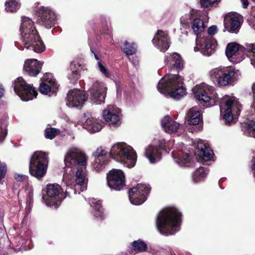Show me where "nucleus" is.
Instances as JSON below:
<instances>
[{"label":"nucleus","mask_w":255,"mask_h":255,"mask_svg":"<svg viewBox=\"0 0 255 255\" xmlns=\"http://www.w3.org/2000/svg\"><path fill=\"white\" fill-rule=\"evenodd\" d=\"M241 1L242 2L243 7L244 8H247V7L248 6V5H249L248 0H241Z\"/></svg>","instance_id":"obj_51"},{"label":"nucleus","mask_w":255,"mask_h":255,"mask_svg":"<svg viewBox=\"0 0 255 255\" xmlns=\"http://www.w3.org/2000/svg\"><path fill=\"white\" fill-rule=\"evenodd\" d=\"M252 170L254 176L255 178V161L252 165Z\"/></svg>","instance_id":"obj_53"},{"label":"nucleus","mask_w":255,"mask_h":255,"mask_svg":"<svg viewBox=\"0 0 255 255\" xmlns=\"http://www.w3.org/2000/svg\"><path fill=\"white\" fill-rule=\"evenodd\" d=\"M102 114L104 119L111 127H118L121 125L123 115L121 109L115 105H108Z\"/></svg>","instance_id":"obj_16"},{"label":"nucleus","mask_w":255,"mask_h":255,"mask_svg":"<svg viewBox=\"0 0 255 255\" xmlns=\"http://www.w3.org/2000/svg\"><path fill=\"white\" fill-rule=\"evenodd\" d=\"M195 98L206 107L215 105L219 101L215 88L205 83H201L192 89Z\"/></svg>","instance_id":"obj_8"},{"label":"nucleus","mask_w":255,"mask_h":255,"mask_svg":"<svg viewBox=\"0 0 255 255\" xmlns=\"http://www.w3.org/2000/svg\"><path fill=\"white\" fill-rule=\"evenodd\" d=\"M88 159L85 152L75 146L69 148L65 154L63 181L67 186L75 182L74 192L79 187L81 191L86 189L88 179L86 169Z\"/></svg>","instance_id":"obj_1"},{"label":"nucleus","mask_w":255,"mask_h":255,"mask_svg":"<svg viewBox=\"0 0 255 255\" xmlns=\"http://www.w3.org/2000/svg\"><path fill=\"white\" fill-rule=\"evenodd\" d=\"M126 255V254H123V255Z\"/></svg>","instance_id":"obj_55"},{"label":"nucleus","mask_w":255,"mask_h":255,"mask_svg":"<svg viewBox=\"0 0 255 255\" xmlns=\"http://www.w3.org/2000/svg\"><path fill=\"white\" fill-rule=\"evenodd\" d=\"M59 130L55 128H46L45 131L46 138L52 139L59 133Z\"/></svg>","instance_id":"obj_43"},{"label":"nucleus","mask_w":255,"mask_h":255,"mask_svg":"<svg viewBox=\"0 0 255 255\" xmlns=\"http://www.w3.org/2000/svg\"><path fill=\"white\" fill-rule=\"evenodd\" d=\"M20 31L21 40V44L19 45L20 48L32 50L37 53L45 50V46L31 19L26 16L22 17Z\"/></svg>","instance_id":"obj_2"},{"label":"nucleus","mask_w":255,"mask_h":255,"mask_svg":"<svg viewBox=\"0 0 255 255\" xmlns=\"http://www.w3.org/2000/svg\"><path fill=\"white\" fill-rule=\"evenodd\" d=\"M249 44H248L249 45ZM236 42L229 43L226 47V55L230 61L233 63H238L244 59L245 53L248 51L251 57V51Z\"/></svg>","instance_id":"obj_15"},{"label":"nucleus","mask_w":255,"mask_h":255,"mask_svg":"<svg viewBox=\"0 0 255 255\" xmlns=\"http://www.w3.org/2000/svg\"><path fill=\"white\" fill-rule=\"evenodd\" d=\"M224 24L227 31L230 32L237 33L240 29L241 22L238 15L230 13L225 15Z\"/></svg>","instance_id":"obj_23"},{"label":"nucleus","mask_w":255,"mask_h":255,"mask_svg":"<svg viewBox=\"0 0 255 255\" xmlns=\"http://www.w3.org/2000/svg\"><path fill=\"white\" fill-rule=\"evenodd\" d=\"M94 56H95V59H97L98 60V61L100 60L99 59V58H98V56L96 54H94Z\"/></svg>","instance_id":"obj_54"},{"label":"nucleus","mask_w":255,"mask_h":255,"mask_svg":"<svg viewBox=\"0 0 255 255\" xmlns=\"http://www.w3.org/2000/svg\"><path fill=\"white\" fill-rule=\"evenodd\" d=\"M150 189L149 185L141 183L130 189L128 197L130 203L135 205L142 204L146 200Z\"/></svg>","instance_id":"obj_13"},{"label":"nucleus","mask_w":255,"mask_h":255,"mask_svg":"<svg viewBox=\"0 0 255 255\" xmlns=\"http://www.w3.org/2000/svg\"><path fill=\"white\" fill-rule=\"evenodd\" d=\"M7 134V130L6 128H1L0 129V143L3 141Z\"/></svg>","instance_id":"obj_48"},{"label":"nucleus","mask_w":255,"mask_h":255,"mask_svg":"<svg viewBox=\"0 0 255 255\" xmlns=\"http://www.w3.org/2000/svg\"><path fill=\"white\" fill-rule=\"evenodd\" d=\"M108 160L102 159L100 158H95L92 163V168L97 172L102 171L108 164Z\"/></svg>","instance_id":"obj_36"},{"label":"nucleus","mask_w":255,"mask_h":255,"mask_svg":"<svg viewBox=\"0 0 255 255\" xmlns=\"http://www.w3.org/2000/svg\"><path fill=\"white\" fill-rule=\"evenodd\" d=\"M15 93L23 101H28L35 98L37 92L31 85L28 84L21 78H18L14 84Z\"/></svg>","instance_id":"obj_11"},{"label":"nucleus","mask_w":255,"mask_h":255,"mask_svg":"<svg viewBox=\"0 0 255 255\" xmlns=\"http://www.w3.org/2000/svg\"><path fill=\"white\" fill-rule=\"evenodd\" d=\"M85 118H87L83 124L84 128L91 133L100 131L104 127V123L101 119L87 116L86 114Z\"/></svg>","instance_id":"obj_26"},{"label":"nucleus","mask_w":255,"mask_h":255,"mask_svg":"<svg viewBox=\"0 0 255 255\" xmlns=\"http://www.w3.org/2000/svg\"><path fill=\"white\" fill-rule=\"evenodd\" d=\"M108 186L116 191L122 190L126 185V177L123 170L118 169L111 170L107 175Z\"/></svg>","instance_id":"obj_14"},{"label":"nucleus","mask_w":255,"mask_h":255,"mask_svg":"<svg viewBox=\"0 0 255 255\" xmlns=\"http://www.w3.org/2000/svg\"><path fill=\"white\" fill-rule=\"evenodd\" d=\"M172 143L171 141H166L164 139H161L158 141V147L160 150L162 149L165 150L166 152H168L167 149L169 150V146Z\"/></svg>","instance_id":"obj_45"},{"label":"nucleus","mask_w":255,"mask_h":255,"mask_svg":"<svg viewBox=\"0 0 255 255\" xmlns=\"http://www.w3.org/2000/svg\"><path fill=\"white\" fill-rule=\"evenodd\" d=\"M219 104L221 116L225 124L230 126L235 123L242 108L238 100L235 97L226 95L221 99Z\"/></svg>","instance_id":"obj_7"},{"label":"nucleus","mask_w":255,"mask_h":255,"mask_svg":"<svg viewBox=\"0 0 255 255\" xmlns=\"http://www.w3.org/2000/svg\"><path fill=\"white\" fill-rule=\"evenodd\" d=\"M5 10L7 11H16L20 7L18 0H7L5 3Z\"/></svg>","instance_id":"obj_37"},{"label":"nucleus","mask_w":255,"mask_h":255,"mask_svg":"<svg viewBox=\"0 0 255 255\" xmlns=\"http://www.w3.org/2000/svg\"><path fill=\"white\" fill-rule=\"evenodd\" d=\"M94 155L95 158H100L102 159H105V160H108L107 156V151L102 147L98 148L94 152Z\"/></svg>","instance_id":"obj_42"},{"label":"nucleus","mask_w":255,"mask_h":255,"mask_svg":"<svg viewBox=\"0 0 255 255\" xmlns=\"http://www.w3.org/2000/svg\"><path fill=\"white\" fill-rule=\"evenodd\" d=\"M152 43L154 46L160 51H166L170 46L167 32L161 30H158L152 39Z\"/></svg>","instance_id":"obj_22"},{"label":"nucleus","mask_w":255,"mask_h":255,"mask_svg":"<svg viewBox=\"0 0 255 255\" xmlns=\"http://www.w3.org/2000/svg\"><path fill=\"white\" fill-rule=\"evenodd\" d=\"M97 68L105 77H109L110 73L101 60L98 61Z\"/></svg>","instance_id":"obj_46"},{"label":"nucleus","mask_w":255,"mask_h":255,"mask_svg":"<svg viewBox=\"0 0 255 255\" xmlns=\"http://www.w3.org/2000/svg\"><path fill=\"white\" fill-rule=\"evenodd\" d=\"M80 67V65L77 62L73 61L70 63V72L68 75V78L71 83H74L79 78Z\"/></svg>","instance_id":"obj_32"},{"label":"nucleus","mask_w":255,"mask_h":255,"mask_svg":"<svg viewBox=\"0 0 255 255\" xmlns=\"http://www.w3.org/2000/svg\"><path fill=\"white\" fill-rule=\"evenodd\" d=\"M252 89L254 93V102L252 105V107L255 111V84L253 85Z\"/></svg>","instance_id":"obj_50"},{"label":"nucleus","mask_w":255,"mask_h":255,"mask_svg":"<svg viewBox=\"0 0 255 255\" xmlns=\"http://www.w3.org/2000/svg\"><path fill=\"white\" fill-rule=\"evenodd\" d=\"M110 154L112 158L129 168L134 166L137 160L135 151L130 145L124 142L114 144Z\"/></svg>","instance_id":"obj_5"},{"label":"nucleus","mask_w":255,"mask_h":255,"mask_svg":"<svg viewBox=\"0 0 255 255\" xmlns=\"http://www.w3.org/2000/svg\"><path fill=\"white\" fill-rule=\"evenodd\" d=\"M184 147L182 143L179 144L177 150H174L172 153L175 161L180 166H189L190 165L191 156L184 153L183 150Z\"/></svg>","instance_id":"obj_25"},{"label":"nucleus","mask_w":255,"mask_h":255,"mask_svg":"<svg viewBox=\"0 0 255 255\" xmlns=\"http://www.w3.org/2000/svg\"><path fill=\"white\" fill-rule=\"evenodd\" d=\"M242 130L247 136L255 138V121H249L242 126Z\"/></svg>","instance_id":"obj_33"},{"label":"nucleus","mask_w":255,"mask_h":255,"mask_svg":"<svg viewBox=\"0 0 255 255\" xmlns=\"http://www.w3.org/2000/svg\"><path fill=\"white\" fill-rule=\"evenodd\" d=\"M181 216V213L175 207L163 209L156 218L157 229L161 234L165 236L175 234L179 230Z\"/></svg>","instance_id":"obj_3"},{"label":"nucleus","mask_w":255,"mask_h":255,"mask_svg":"<svg viewBox=\"0 0 255 255\" xmlns=\"http://www.w3.org/2000/svg\"><path fill=\"white\" fill-rule=\"evenodd\" d=\"M43 64V62L36 59H27L23 65L24 72L30 76H36L40 72Z\"/></svg>","instance_id":"obj_24"},{"label":"nucleus","mask_w":255,"mask_h":255,"mask_svg":"<svg viewBox=\"0 0 255 255\" xmlns=\"http://www.w3.org/2000/svg\"><path fill=\"white\" fill-rule=\"evenodd\" d=\"M14 178L17 181H25L27 182L28 180V176L23 174H15Z\"/></svg>","instance_id":"obj_47"},{"label":"nucleus","mask_w":255,"mask_h":255,"mask_svg":"<svg viewBox=\"0 0 255 255\" xmlns=\"http://www.w3.org/2000/svg\"><path fill=\"white\" fill-rule=\"evenodd\" d=\"M37 22L47 28H50L57 22L55 11L49 7L40 6L36 10Z\"/></svg>","instance_id":"obj_12"},{"label":"nucleus","mask_w":255,"mask_h":255,"mask_svg":"<svg viewBox=\"0 0 255 255\" xmlns=\"http://www.w3.org/2000/svg\"><path fill=\"white\" fill-rule=\"evenodd\" d=\"M48 164V154L42 151H36L32 154L29 165L30 174L39 179L46 174Z\"/></svg>","instance_id":"obj_9"},{"label":"nucleus","mask_w":255,"mask_h":255,"mask_svg":"<svg viewBox=\"0 0 255 255\" xmlns=\"http://www.w3.org/2000/svg\"><path fill=\"white\" fill-rule=\"evenodd\" d=\"M198 10L194 9H190L188 13L185 14L184 16L181 18V22L183 24L187 23V20L194 18L195 17L198 15Z\"/></svg>","instance_id":"obj_41"},{"label":"nucleus","mask_w":255,"mask_h":255,"mask_svg":"<svg viewBox=\"0 0 255 255\" xmlns=\"http://www.w3.org/2000/svg\"><path fill=\"white\" fill-rule=\"evenodd\" d=\"M121 46L123 50L127 55H132L136 51V45L134 43H129L125 41L124 45Z\"/></svg>","instance_id":"obj_38"},{"label":"nucleus","mask_w":255,"mask_h":255,"mask_svg":"<svg viewBox=\"0 0 255 255\" xmlns=\"http://www.w3.org/2000/svg\"><path fill=\"white\" fill-rule=\"evenodd\" d=\"M164 62L165 64L176 69H181L183 66L182 58L176 53L166 55L165 57Z\"/></svg>","instance_id":"obj_28"},{"label":"nucleus","mask_w":255,"mask_h":255,"mask_svg":"<svg viewBox=\"0 0 255 255\" xmlns=\"http://www.w3.org/2000/svg\"><path fill=\"white\" fill-rule=\"evenodd\" d=\"M89 202L90 206L93 208L94 216L100 219H103L104 213L101 202L96 199L91 198L89 199Z\"/></svg>","instance_id":"obj_31"},{"label":"nucleus","mask_w":255,"mask_h":255,"mask_svg":"<svg viewBox=\"0 0 255 255\" xmlns=\"http://www.w3.org/2000/svg\"><path fill=\"white\" fill-rule=\"evenodd\" d=\"M4 89L0 86V99L4 95Z\"/></svg>","instance_id":"obj_52"},{"label":"nucleus","mask_w":255,"mask_h":255,"mask_svg":"<svg viewBox=\"0 0 255 255\" xmlns=\"http://www.w3.org/2000/svg\"><path fill=\"white\" fill-rule=\"evenodd\" d=\"M42 82L39 86V91L42 94L48 95L52 92L55 93L58 88L56 79L51 73L45 74L42 79Z\"/></svg>","instance_id":"obj_20"},{"label":"nucleus","mask_w":255,"mask_h":255,"mask_svg":"<svg viewBox=\"0 0 255 255\" xmlns=\"http://www.w3.org/2000/svg\"><path fill=\"white\" fill-rule=\"evenodd\" d=\"M63 182L67 187L65 193H63L62 189L57 184H48L47 185L46 196H43L42 198L47 206H54L55 208H57L66 196H69L72 192L76 194L77 193L79 194L80 192H82L79 187L77 188L76 192H74L75 182L69 186H67L63 181Z\"/></svg>","instance_id":"obj_6"},{"label":"nucleus","mask_w":255,"mask_h":255,"mask_svg":"<svg viewBox=\"0 0 255 255\" xmlns=\"http://www.w3.org/2000/svg\"><path fill=\"white\" fill-rule=\"evenodd\" d=\"M87 100V96L83 92L75 89L67 94L66 105L69 107L81 108Z\"/></svg>","instance_id":"obj_19"},{"label":"nucleus","mask_w":255,"mask_h":255,"mask_svg":"<svg viewBox=\"0 0 255 255\" xmlns=\"http://www.w3.org/2000/svg\"><path fill=\"white\" fill-rule=\"evenodd\" d=\"M221 0H200L201 7L209 9L216 7Z\"/></svg>","instance_id":"obj_40"},{"label":"nucleus","mask_w":255,"mask_h":255,"mask_svg":"<svg viewBox=\"0 0 255 255\" xmlns=\"http://www.w3.org/2000/svg\"><path fill=\"white\" fill-rule=\"evenodd\" d=\"M144 154L151 163H156L161 159V151L157 146L151 144L145 148Z\"/></svg>","instance_id":"obj_29"},{"label":"nucleus","mask_w":255,"mask_h":255,"mask_svg":"<svg viewBox=\"0 0 255 255\" xmlns=\"http://www.w3.org/2000/svg\"><path fill=\"white\" fill-rule=\"evenodd\" d=\"M185 119L190 125H197L202 122L201 111L196 107H192L187 111Z\"/></svg>","instance_id":"obj_27"},{"label":"nucleus","mask_w":255,"mask_h":255,"mask_svg":"<svg viewBox=\"0 0 255 255\" xmlns=\"http://www.w3.org/2000/svg\"><path fill=\"white\" fill-rule=\"evenodd\" d=\"M217 27L216 25H212L208 28V33L211 36L217 33Z\"/></svg>","instance_id":"obj_49"},{"label":"nucleus","mask_w":255,"mask_h":255,"mask_svg":"<svg viewBox=\"0 0 255 255\" xmlns=\"http://www.w3.org/2000/svg\"><path fill=\"white\" fill-rule=\"evenodd\" d=\"M216 45V41L212 36H209L202 38L197 37L194 50L195 51H200L203 55L209 56L214 52Z\"/></svg>","instance_id":"obj_17"},{"label":"nucleus","mask_w":255,"mask_h":255,"mask_svg":"<svg viewBox=\"0 0 255 255\" xmlns=\"http://www.w3.org/2000/svg\"><path fill=\"white\" fill-rule=\"evenodd\" d=\"M133 249L138 252L145 251L147 249V245L142 240H138L132 243Z\"/></svg>","instance_id":"obj_39"},{"label":"nucleus","mask_w":255,"mask_h":255,"mask_svg":"<svg viewBox=\"0 0 255 255\" xmlns=\"http://www.w3.org/2000/svg\"><path fill=\"white\" fill-rule=\"evenodd\" d=\"M192 29L197 37L205 30V25L203 20L200 18H194L191 24Z\"/></svg>","instance_id":"obj_35"},{"label":"nucleus","mask_w":255,"mask_h":255,"mask_svg":"<svg viewBox=\"0 0 255 255\" xmlns=\"http://www.w3.org/2000/svg\"><path fill=\"white\" fill-rule=\"evenodd\" d=\"M247 49L251 51L250 60L251 64L255 67V45L249 44L247 46Z\"/></svg>","instance_id":"obj_44"},{"label":"nucleus","mask_w":255,"mask_h":255,"mask_svg":"<svg viewBox=\"0 0 255 255\" xmlns=\"http://www.w3.org/2000/svg\"><path fill=\"white\" fill-rule=\"evenodd\" d=\"M195 147V155L197 159L199 158L198 160H200L201 161L202 160L208 161L213 159L214 155L213 150L207 147L202 140L199 139L196 141Z\"/></svg>","instance_id":"obj_21"},{"label":"nucleus","mask_w":255,"mask_h":255,"mask_svg":"<svg viewBox=\"0 0 255 255\" xmlns=\"http://www.w3.org/2000/svg\"><path fill=\"white\" fill-rule=\"evenodd\" d=\"M208 173V170L207 168L199 167L193 172L192 180L195 183L200 182L204 180Z\"/></svg>","instance_id":"obj_34"},{"label":"nucleus","mask_w":255,"mask_h":255,"mask_svg":"<svg viewBox=\"0 0 255 255\" xmlns=\"http://www.w3.org/2000/svg\"><path fill=\"white\" fill-rule=\"evenodd\" d=\"M157 88L163 94H168L172 98L179 100L186 94L183 79L176 74H168L159 82Z\"/></svg>","instance_id":"obj_4"},{"label":"nucleus","mask_w":255,"mask_h":255,"mask_svg":"<svg viewBox=\"0 0 255 255\" xmlns=\"http://www.w3.org/2000/svg\"><path fill=\"white\" fill-rule=\"evenodd\" d=\"M107 90V88L104 83L98 81H95L89 90L91 100L97 104L104 103Z\"/></svg>","instance_id":"obj_18"},{"label":"nucleus","mask_w":255,"mask_h":255,"mask_svg":"<svg viewBox=\"0 0 255 255\" xmlns=\"http://www.w3.org/2000/svg\"><path fill=\"white\" fill-rule=\"evenodd\" d=\"M235 71L231 67H219L209 72V75L213 83L219 86H226L231 84L235 79Z\"/></svg>","instance_id":"obj_10"},{"label":"nucleus","mask_w":255,"mask_h":255,"mask_svg":"<svg viewBox=\"0 0 255 255\" xmlns=\"http://www.w3.org/2000/svg\"><path fill=\"white\" fill-rule=\"evenodd\" d=\"M161 126L166 132L172 133L177 131L180 124L173 120L170 117L165 116L161 121Z\"/></svg>","instance_id":"obj_30"}]
</instances>
